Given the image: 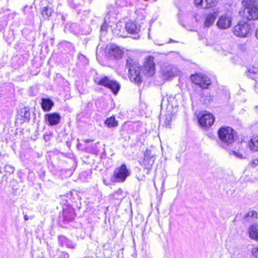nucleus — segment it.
Listing matches in <instances>:
<instances>
[{
  "mask_svg": "<svg viewBox=\"0 0 258 258\" xmlns=\"http://www.w3.org/2000/svg\"><path fill=\"white\" fill-rule=\"evenodd\" d=\"M232 18L228 15H224L220 17L217 25L221 29H228L231 26Z\"/></svg>",
  "mask_w": 258,
  "mask_h": 258,
  "instance_id": "obj_10",
  "label": "nucleus"
},
{
  "mask_svg": "<svg viewBox=\"0 0 258 258\" xmlns=\"http://www.w3.org/2000/svg\"><path fill=\"white\" fill-rule=\"evenodd\" d=\"M250 26L245 22H240L235 25L232 29L233 34L239 37H245L249 33Z\"/></svg>",
  "mask_w": 258,
  "mask_h": 258,
  "instance_id": "obj_5",
  "label": "nucleus"
},
{
  "mask_svg": "<svg viewBox=\"0 0 258 258\" xmlns=\"http://www.w3.org/2000/svg\"><path fill=\"white\" fill-rule=\"evenodd\" d=\"M45 120L49 125H55L59 122L60 116L57 113L46 114L45 115Z\"/></svg>",
  "mask_w": 258,
  "mask_h": 258,
  "instance_id": "obj_12",
  "label": "nucleus"
},
{
  "mask_svg": "<svg viewBox=\"0 0 258 258\" xmlns=\"http://www.w3.org/2000/svg\"><path fill=\"white\" fill-rule=\"evenodd\" d=\"M253 163L254 164H255V165H258V159L254 160L253 161Z\"/></svg>",
  "mask_w": 258,
  "mask_h": 258,
  "instance_id": "obj_34",
  "label": "nucleus"
},
{
  "mask_svg": "<svg viewBox=\"0 0 258 258\" xmlns=\"http://www.w3.org/2000/svg\"><path fill=\"white\" fill-rule=\"evenodd\" d=\"M245 7L243 12V16L248 20L258 19V0H244Z\"/></svg>",
  "mask_w": 258,
  "mask_h": 258,
  "instance_id": "obj_3",
  "label": "nucleus"
},
{
  "mask_svg": "<svg viewBox=\"0 0 258 258\" xmlns=\"http://www.w3.org/2000/svg\"><path fill=\"white\" fill-rule=\"evenodd\" d=\"M95 82L98 85L106 87V86H108L109 83L111 82V79H110L109 77L105 76L101 78H96Z\"/></svg>",
  "mask_w": 258,
  "mask_h": 258,
  "instance_id": "obj_20",
  "label": "nucleus"
},
{
  "mask_svg": "<svg viewBox=\"0 0 258 258\" xmlns=\"http://www.w3.org/2000/svg\"><path fill=\"white\" fill-rule=\"evenodd\" d=\"M104 29V28L101 27V30Z\"/></svg>",
  "mask_w": 258,
  "mask_h": 258,
  "instance_id": "obj_40",
  "label": "nucleus"
},
{
  "mask_svg": "<svg viewBox=\"0 0 258 258\" xmlns=\"http://www.w3.org/2000/svg\"><path fill=\"white\" fill-rule=\"evenodd\" d=\"M58 258H69L70 255L66 251H60L58 253Z\"/></svg>",
  "mask_w": 258,
  "mask_h": 258,
  "instance_id": "obj_30",
  "label": "nucleus"
},
{
  "mask_svg": "<svg viewBox=\"0 0 258 258\" xmlns=\"http://www.w3.org/2000/svg\"><path fill=\"white\" fill-rule=\"evenodd\" d=\"M190 79L195 84L198 85L203 89H207L211 84V81L209 77L202 74L191 75Z\"/></svg>",
  "mask_w": 258,
  "mask_h": 258,
  "instance_id": "obj_6",
  "label": "nucleus"
},
{
  "mask_svg": "<svg viewBox=\"0 0 258 258\" xmlns=\"http://www.w3.org/2000/svg\"><path fill=\"white\" fill-rule=\"evenodd\" d=\"M255 36H256V38L258 39V28L256 30Z\"/></svg>",
  "mask_w": 258,
  "mask_h": 258,
  "instance_id": "obj_35",
  "label": "nucleus"
},
{
  "mask_svg": "<svg viewBox=\"0 0 258 258\" xmlns=\"http://www.w3.org/2000/svg\"><path fill=\"white\" fill-rule=\"evenodd\" d=\"M6 170L8 172L14 173L15 168L14 167H12L11 165H7L6 166Z\"/></svg>",
  "mask_w": 258,
  "mask_h": 258,
  "instance_id": "obj_33",
  "label": "nucleus"
},
{
  "mask_svg": "<svg viewBox=\"0 0 258 258\" xmlns=\"http://www.w3.org/2000/svg\"><path fill=\"white\" fill-rule=\"evenodd\" d=\"M131 174L130 171L127 169L125 164L116 167L111 177V180L115 182H123Z\"/></svg>",
  "mask_w": 258,
  "mask_h": 258,
  "instance_id": "obj_4",
  "label": "nucleus"
},
{
  "mask_svg": "<svg viewBox=\"0 0 258 258\" xmlns=\"http://www.w3.org/2000/svg\"><path fill=\"white\" fill-rule=\"evenodd\" d=\"M52 13V9L48 7L43 8L41 11L42 16L45 19H48L51 15Z\"/></svg>",
  "mask_w": 258,
  "mask_h": 258,
  "instance_id": "obj_27",
  "label": "nucleus"
},
{
  "mask_svg": "<svg viewBox=\"0 0 258 258\" xmlns=\"http://www.w3.org/2000/svg\"><path fill=\"white\" fill-rule=\"evenodd\" d=\"M125 29L128 33L137 34L140 30V26L134 23L127 22L125 24Z\"/></svg>",
  "mask_w": 258,
  "mask_h": 258,
  "instance_id": "obj_15",
  "label": "nucleus"
},
{
  "mask_svg": "<svg viewBox=\"0 0 258 258\" xmlns=\"http://www.w3.org/2000/svg\"><path fill=\"white\" fill-rule=\"evenodd\" d=\"M229 153L231 155L232 154V155H234L237 158H239V159L243 158V155L241 154H240L237 152H236L235 151H231Z\"/></svg>",
  "mask_w": 258,
  "mask_h": 258,
  "instance_id": "obj_31",
  "label": "nucleus"
},
{
  "mask_svg": "<svg viewBox=\"0 0 258 258\" xmlns=\"http://www.w3.org/2000/svg\"><path fill=\"white\" fill-rule=\"evenodd\" d=\"M110 57L115 59H119L122 57L123 51L116 45H111L108 49Z\"/></svg>",
  "mask_w": 258,
  "mask_h": 258,
  "instance_id": "obj_14",
  "label": "nucleus"
},
{
  "mask_svg": "<svg viewBox=\"0 0 258 258\" xmlns=\"http://www.w3.org/2000/svg\"><path fill=\"white\" fill-rule=\"evenodd\" d=\"M24 219H25L26 221L28 220L29 219V217H28V216H27V215H25V216H24Z\"/></svg>",
  "mask_w": 258,
  "mask_h": 258,
  "instance_id": "obj_36",
  "label": "nucleus"
},
{
  "mask_svg": "<svg viewBox=\"0 0 258 258\" xmlns=\"http://www.w3.org/2000/svg\"><path fill=\"white\" fill-rule=\"evenodd\" d=\"M104 29V28L101 27V30Z\"/></svg>",
  "mask_w": 258,
  "mask_h": 258,
  "instance_id": "obj_39",
  "label": "nucleus"
},
{
  "mask_svg": "<svg viewBox=\"0 0 258 258\" xmlns=\"http://www.w3.org/2000/svg\"><path fill=\"white\" fill-rule=\"evenodd\" d=\"M104 123L108 127H115L118 125V122L114 116L108 117L105 120Z\"/></svg>",
  "mask_w": 258,
  "mask_h": 258,
  "instance_id": "obj_22",
  "label": "nucleus"
},
{
  "mask_svg": "<svg viewBox=\"0 0 258 258\" xmlns=\"http://www.w3.org/2000/svg\"><path fill=\"white\" fill-rule=\"evenodd\" d=\"M218 0H195V4L197 7L207 9L214 7Z\"/></svg>",
  "mask_w": 258,
  "mask_h": 258,
  "instance_id": "obj_13",
  "label": "nucleus"
},
{
  "mask_svg": "<svg viewBox=\"0 0 258 258\" xmlns=\"http://www.w3.org/2000/svg\"><path fill=\"white\" fill-rule=\"evenodd\" d=\"M252 253L254 258H258V247L252 248Z\"/></svg>",
  "mask_w": 258,
  "mask_h": 258,
  "instance_id": "obj_32",
  "label": "nucleus"
},
{
  "mask_svg": "<svg viewBox=\"0 0 258 258\" xmlns=\"http://www.w3.org/2000/svg\"><path fill=\"white\" fill-rule=\"evenodd\" d=\"M247 76L250 78L254 79L256 76H258V68L254 66L249 67L246 72Z\"/></svg>",
  "mask_w": 258,
  "mask_h": 258,
  "instance_id": "obj_25",
  "label": "nucleus"
},
{
  "mask_svg": "<svg viewBox=\"0 0 258 258\" xmlns=\"http://www.w3.org/2000/svg\"><path fill=\"white\" fill-rule=\"evenodd\" d=\"M257 214L256 211H250L245 215L244 219L247 221L249 220V218H255L257 217Z\"/></svg>",
  "mask_w": 258,
  "mask_h": 258,
  "instance_id": "obj_28",
  "label": "nucleus"
},
{
  "mask_svg": "<svg viewBox=\"0 0 258 258\" xmlns=\"http://www.w3.org/2000/svg\"><path fill=\"white\" fill-rule=\"evenodd\" d=\"M54 103L52 100L49 99H42L41 106L42 109L45 111H49L52 106H53Z\"/></svg>",
  "mask_w": 258,
  "mask_h": 258,
  "instance_id": "obj_19",
  "label": "nucleus"
},
{
  "mask_svg": "<svg viewBox=\"0 0 258 258\" xmlns=\"http://www.w3.org/2000/svg\"><path fill=\"white\" fill-rule=\"evenodd\" d=\"M203 100L204 102V103L208 104L211 102V101L213 100L212 97L211 95L207 93V94L204 95L202 96Z\"/></svg>",
  "mask_w": 258,
  "mask_h": 258,
  "instance_id": "obj_29",
  "label": "nucleus"
},
{
  "mask_svg": "<svg viewBox=\"0 0 258 258\" xmlns=\"http://www.w3.org/2000/svg\"><path fill=\"white\" fill-rule=\"evenodd\" d=\"M20 115L22 117L24 118V121L25 120H28L30 117L29 109L28 107L23 108L21 110Z\"/></svg>",
  "mask_w": 258,
  "mask_h": 258,
  "instance_id": "obj_26",
  "label": "nucleus"
},
{
  "mask_svg": "<svg viewBox=\"0 0 258 258\" xmlns=\"http://www.w3.org/2000/svg\"><path fill=\"white\" fill-rule=\"evenodd\" d=\"M154 156L151 154V151L147 150L145 153L144 159L141 162V165L147 169H150L154 164Z\"/></svg>",
  "mask_w": 258,
  "mask_h": 258,
  "instance_id": "obj_11",
  "label": "nucleus"
},
{
  "mask_svg": "<svg viewBox=\"0 0 258 258\" xmlns=\"http://www.w3.org/2000/svg\"><path fill=\"white\" fill-rule=\"evenodd\" d=\"M249 237L256 241H258V223L252 225L248 230Z\"/></svg>",
  "mask_w": 258,
  "mask_h": 258,
  "instance_id": "obj_16",
  "label": "nucleus"
},
{
  "mask_svg": "<svg viewBox=\"0 0 258 258\" xmlns=\"http://www.w3.org/2000/svg\"><path fill=\"white\" fill-rule=\"evenodd\" d=\"M58 239L59 242V244L62 246H66L69 248H75L76 247L75 244L63 236H59Z\"/></svg>",
  "mask_w": 258,
  "mask_h": 258,
  "instance_id": "obj_18",
  "label": "nucleus"
},
{
  "mask_svg": "<svg viewBox=\"0 0 258 258\" xmlns=\"http://www.w3.org/2000/svg\"><path fill=\"white\" fill-rule=\"evenodd\" d=\"M170 42H173V41L171 39L170 40Z\"/></svg>",
  "mask_w": 258,
  "mask_h": 258,
  "instance_id": "obj_38",
  "label": "nucleus"
},
{
  "mask_svg": "<svg viewBox=\"0 0 258 258\" xmlns=\"http://www.w3.org/2000/svg\"><path fill=\"white\" fill-rule=\"evenodd\" d=\"M215 19L216 16L214 15V14H208L205 18L204 26L205 27H209L214 23Z\"/></svg>",
  "mask_w": 258,
  "mask_h": 258,
  "instance_id": "obj_23",
  "label": "nucleus"
},
{
  "mask_svg": "<svg viewBox=\"0 0 258 258\" xmlns=\"http://www.w3.org/2000/svg\"><path fill=\"white\" fill-rule=\"evenodd\" d=\"M215 118L214 115L207 111H204L199 118V122L203 126L209 127L214 123Z\"/></svg>",
  "mask_w": 258,
  "mask_h": 258,
  "instance_id": "obj_7",
  "label": "nucleus"
},
{
  "mask_svg": "<svg viewBox=\"0 0 258 258\" xmlns=\"http://www.w3.org/2000/svg\"><path fill=\"white\" fill-rule=\"evenodd\" d=\"M162 73L164 79L168 80L177 75L178 70L176 67L169 65L162 68Z\"/></svg>",
  "mask_w": 258,
  "mask_h": 258,
  "instance_id": "obj_9",
  "label": "nucleus"
},
{
  "mask_svg": "<svg viewBox=\"0 0 258 258\" xmlns=\"http://www.w3.org/2000/svg\"><path fill=\"white\" fill-rule=\"evenodd\" d=\"M110 89L114 94H116L120 89V85L116 81L111 80V82L109 83L106 87Z\"/></svg>",
  "mask_w": 258,
  "mask_h": 258,
  "instance_id": "obj_21",
  "label": "nucleus"
},
{
  "mask_svg": "<svg viewBox=\"0 0 258 258\" xmlns=\"http://www.w3.org/2000/svg\"><path fill=\"white\" fill-rule=\"evenodd\" d=\"M248 147L252 151H258V136L253 137L248 143Z\"/></svg>",
  "mask_w": 258,
  "mask_h": 258,
  "instance_id": "obj_24",
  "label": "nucleus"
},
{
  "mask_svg": "<svg viewBox=\"0 0 258 258\" xmlns=\"http://www.w3.org/2000/svg\"><path fill=\"white\" fill-rule=\"evenodd\" d=\"M76 217L74 211L72 209H68L63 210V220L66 222H69L73 220Z\"/></svg>",
  "mask_w": 258,
  "mask_h": 258,
  "instance_id": "obj_17",
  "label": "nucleus"
},
{
  "mask_svg": "<svg viewBox=\"0 0 258 258\" xmlns=\"http://www.w3.org/2000/svg\"><path fill=\"white\" fill-rule=\"evenodd\" d=\"M126 68L128 69V77L130 80L137 84L142 82L141 76V68L136 60L128 57L126 60Z\"/></svg>",
  "mask_w": 258,
  "mask_h": 258,
  "instance_id": "obj_2",
  "label": "nucleus"
},
{
  "mask_svg": "<svg viewBox=\"0 0 258 258\" xmlns=\"http://www.w3.org/2000/svg\"><path fill=\"white\" fill-rule=\"evenodd\" d=\"M218 135L220 140L219 143L224 148L234 143L236 137L235 131L228 126L221 127L218 132Z\"/></svg>",
  "mask_w": 258,
  "mask_h": 258,
  "instance_id": "obj_1",
  "label": "nucleus"
},
{
  "mask_svg": "<svg viewBox=\"0 0 258 258\" xmlns=\"http://www.w3.org/2000/svg\"><path fill=\"white\" fill-rule=\"evenodd\" d=\"M155 72V68L154 57L153 56H149L145 62L143 72L148 76H152L154 74Z\"/></svg>",
  "mask_w": 258,
  "mask_h": 258,
  "instance_id": "obj_8",
  "label": "nucleus"
},
{
  "mask_svg": "<svg viewBox=\"0 0 258 258\" xmlns=\"http://www.w3.org/2000/svg\"><path fill=\"white\" fill-rule=\"evenodd\" d=\"M93 141L92 140H89V139H87L85 140V143H89V142H92Z\"/></svg>",
  "mask_w": 258,
  "mask_h": 258,
  "instance_id": "obj_37",
  "label": "nucleus"
}]
</instances>
